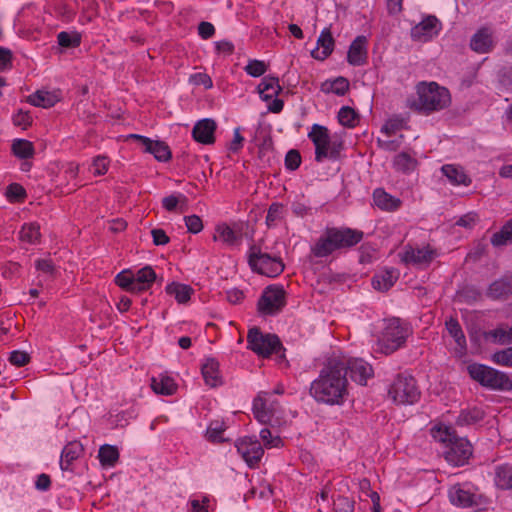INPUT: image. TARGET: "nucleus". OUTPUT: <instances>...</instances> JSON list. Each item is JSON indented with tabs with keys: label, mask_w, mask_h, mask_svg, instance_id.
I'll return each instance as SVG.
<instances>
[{
	"label": "nucleus",
	"mask_w": 512,
	"mask_h": 512,
	"mask_svg": "<svg viewBox=\"0 0 512 512\" xmlns=\"http://www.w3.org/2000/svg\"><path fill=\"white\" fill-rule=\"evenodd\" d=\"M310 393L318 402L330 405L343 403L348 394L343 361L337 357L329 359L319 377L311 383Z\"/></svg>",
	"instance_id": "f257e3e1"
},
{
	"label": "nucleus",
	"mask_w": 512,
	"mask_h": 512,
	"mask_svg": "<svg viewBox=\"0 0 512 512\" xmlns=\"http://www.w3.org/2000/svg\"><path fill=\"white\" fill-rule=\"evenodd\" d=\"M417 98L409 100V106L424 113L445 109L451 102L449 91L436 82H421L416 87Z\"/></svg>",
	"instance_id": "f03ea898"
},
{
	"label": "nucleus",
	"mask_w": 512,
	"mask_h": 512,
	"mask_svg": "<svg viewBox=\"0 0 512 512\" xmlns=\"http://www.w3.org/2000/svg\"><path fill=\"white\" fill-rule=\"evenodd\" d=\"M433 437L441 442H448V449L444 452V457L450 464L461 466L466 463L472 455V446L465 438H458L455 432L448 427H439L433 431Z\"/></svg>",
	"instance_id": "7ed1b4c3"
},
{
	"label": "nucleus",
	"mask_w": 512,
	"mask_h": 512,
	"mask_svg": "<svg viewBox=\"0 0 512 512\" xmlns=\"http://www.w3.org/2000/svg\"><path fill=\"white\" fill-rule=\"evenodd\" d=\"M467 371L473 380L484 387L494 390L512 389V378L504 372L478 363L468 365Z\"/></svg>",
	"instance_id": "20e7f679"
},
{
	"label": "nucleus",
	"mask_w": 512,
	"mask_h": 512,
	"mask_svg": "<svg viewBox=\"0 0 512 512\" xmlns=\"http://www.w3.org/2000/svg\"><path fill=\"white\" fill-rule=\"evenodd\" d=\"M409 329L398 318L387 321L386 326L378 339V350L383 354H391L399 349L408 337Z\"/></svg>",
	"instance_id": "39448f33"
},
{
	"label": "nucleus",
	"mask_w": 512,
	"mask_h": 512,
	"mask_svg": "<svg viewBox=\"0 0 512 512\" xmlns=\"http://www.w3.org/2000/svg\"><path fill=\"white\" fill-rule=\"evenodd\" d=\"M389 397L397 404H413L418 401L420 392L412 376L398 375L391 384Z\"/></svg>",
	"instance_id": "423d86ee"
},
{
	"label": "nucleus",
	"mask_w": 512,
	"mask_h": 512,
	"mask_svg": "<svg viewBox=\"0 0 512 512\" xmlns=\"http://www.w3.org/2000/svg\"><path fill=\"white\" fill-rule=\"evenodd\" d=\"M247 341L249 348L263 357H268L272 353L278 354L283 349L278 336L274 334H263L257 327L249 330Z\"/></svg>",
	"instance_id": "0eeeda50"
},
{
	"label": "nucleus",
	"mask_w": 512,
	"mask_h": 512,
	"mask_svg": "<svg viewBox=\"0 0 512 512\" xmlns=\"http://www.w3.org/2000/svg\"><path fill=\"white\" fill-rule=\"evenodd\" d=\"M249 265L254 271L268 277H275L284 269V264L279 258L271 257L267 253H262L257 246L250 248Z\"/></svg>",
	"instance_id": "6e6552de"
},
{
	"label": "nucleus",
	"mask_w": 512,
	"mask_h": 512,
	"mask_svg": "<svg viewBox=\"0 0 512 512\" xmlns=\"http://www.w3.org/2000/svg\"><path fill=\"white\" fill-rule=\"evenodd\" d=\"M267 392H260L253 401V413L255 418L263 423L268 424L272 427L279 426L281 424L277 412V401L269 402L267 399Z\"/></svg>",
	"instance_id": "1a4fd4ad"
},
{
	"label": "nucleus",
	"mask_w": 512,
	"mask_h": 512,
	"mask_svg": "<svg viewBox=\"0 0 512 512\" xmlns=\"http://www.w3.org/2000/svg\"><path fill=\"white\" fill-rule=\"evenodd\" d=\"M285 291L282 287H267L258 301V310L262 314L273 315L285 305Z\"/></svg>",
	"instance_id": "9d476101"
},
{
	"label": "nucleus",
	"mask_w": 512,
	"mask_h": 512,
	"mask_svg": "<svg viewBox=\"0 0 512 512\" xmlns=\"http://www.w3.org/2000/svg\"><path fill=\"white\" fill-rule=\"evenodd\" d=\"M308 137L315 145V160L321 162L324 158H328L331 143L328 129L325 126L314 124Z\"/></svg>",
	"instance_id": "9b49d317"
},
{
	"label": "nucleus",
	"mask_w": 512,
	"mask_h": 512,
	"mask_svg": "<svg viewBox=\"0 0 512 512\" xmlns=\"http://www.w3.org/2000/svg\"><path fill=\"white\" fill-rule=\"evenodd\" d=\"M238 453L250 466H255L262 458L264 450L258 440L243 438L235 443Z\"/></svg>",
	"instance_id": "f8f14e48"
},
{
	"label": "nucleus",
	"mask_w": 512,
	"mask_h": 512,
	"mask_svg": "<svg viewBox=\"0 0 512 512\" xmlns=\"http://www.w3.org/2000/svg\"><path fill=\"white\" fill-rule=\"evenodd\" d=\"M339 359L344 363L345 376L349 371L351 379L360 385H366L367 379L373 375L372 366L362 359Z\"/></svg>",
	"instance_id": "ddd939ff"
},
{
	"label": "nucleus",
	"mask_w": 512,
	"mask_h": 512,
	"mask_svg": "<svg viewBox=\"0 0 512 512\" xmlns=\"http://www.w3.org/2000/svg\"><path fill=\"white\" fill-rule=\"evenodd\" d=\"M440 30V21L435 16L429 15L411 29V36L414 40L426 42L438 35Z\"/></svg>",
	"instance_id": "4468645a"
},
{
	"label": "nucleus",
	"mask_w": 512,
	"mask_h": 512,
	"mask_svg": "<svg viewBox=\"0 0 512 512\" xmlns=\"http://www.w3.org/2000/svg\"><path fill=\"white\" fill-rule=\"evenodd\" d=\"M448 495L450 502L461 508L479 507L484 503L481 495H476L470 491L464 490L459 485L451 487Z\"/></svg>",
	"instance_id": "2eb2a0df"
},
{
	"label": "nucleus",
	"mask_w": 512,
	"mask_h": 512,
	"mask_svg": "<svg viewBox=\"0 0 512 512\" xmlns=\"http://www.w3.org/2000/svg\"><path fill=\"white\" fill-rule=\"evenodd\" d=\"M128 138L139 141L145 147V152L153 154L158 161L166 162L171 158V151L168 145L162 141H153L148 137L138 134H130Z\"/></svg>",
	"instance_id": "dca6fc26"
},
{
	"label": "nucleus",
	"mask_w": 512,
	"mask_h": 512,
	"mask_svg": "<svg viewBox=\"0 0 512 512\" xmlns=\"http://www.w3.org/2000/svg\"><path fill=\"white\" fill-rule=\"evenodd\" d=\"M217 123L211 118H204L194 124V141L204 145H211L215 142V131Z\"/></svg>",
	"instance_id": "f3484780"
},
{
	"label": "nucleus",
	"mask_w": 512,
	"mask_h": 512,
	"mask_svg": "<svg viewBox=\"0 0 512 512\" xmlns=\"http://www.w3.org/2000/svg\"><path fill=\"white\" fill-rule=\"evenodd\" d=\"M337 249L348 248L359 243L363 238V232L350 228H329Z\"/></svg>",
	"instance_id": "a211bd4d"
},
{
	"label": "nucleus",
	"mask_w": 512,
	"mask_h": 512,
	"mask_svg": "<svg viewBox=\"0 0 512 512\" xmlns=\"http://www.w3.org/2000/svg\"><path fill=\"white\" fill-rule=\"evenodd\" d=\"M435 251L429 246L423 248L409 247L405 250L402 260L408 264L423 266L429 264L435 257Z\"/></svg>",
	"instance_id": "6ab92c4d"
},
{
	"label": "nucleus",
	"mask_w": 512,
	"mask_h": 512,
	"mask_svg": "<svg viewBox=\"0 0 512 512\" xmlns=\"http://www.w3.org/2000/svg\"><path fill=\"white\" fill-rule=\"evenodd\" d=\"M201 374L205 384L211 388H216L223 383L219 362L214 358L205 359L201 364Z\"/></svg>",
	"instance_id": "aec40b11"
},
{
	"label": "nucleus",
	"mask_w": 512,
	"mask_h": 512,
	"mask_svg": "<svg viewBox=\"0 0 512 512\" xmlns=\"http://www.w3.org/2000/svg\"><path fill=\"white\" fill-rule=\"evenodd\" d=\"M334 43L330 29H323L317 40L318 47L311 51V56L317 60H325L333 52Z\"/></svg>",
	"instance_id": "412c9836"
},
{
	"label": "nucleus",
	"mask_w": 512,
	"mask_h": 512,
	"mask_svg": "<svg viewBox=\"0 0 512 512\" xmlns=\"http://www.w3.org/2000/svg\"><path fill=\"white\" fill-rule=\"evenodd\" d=\"M367 39L365 36H358L350 45L347 60L351 65L360 66L366 62L367 59V49H366Z\"/></svg>",
	"instance_id": "4be33fe9"
},
{
	"label": "nucleus",
	"mask_w": 512,
	"mask_h": 512,
	"mask_svg": "<svg viewBox=\"0 0 512 512\" xmlns=\"http://www.w3.org/2000/svg\"><path fill=\"white\" fill-rule=\"evenodd\" d=\"M512 295V276H504L492 282L487 290L491 299H507Z\"/></svg>",
	"instance_id": "5701e85b"
},
{
	"label": "nucleus",
	"mask_w": 512,
	"mask_h": 512,
	"mask_svg": "<svg viewBox=\"0 0 512 512\" xmlns=\"http://www.w3.org/2000/svg\"><path fill=\"white\" fill-rule=\"evenodd\" d=\"M493 46L492 31L483 27L471 38L470 47L477 53H487Z\"/></svg>",
	"instance_id": "b1692460"
},
{
	"label": "nucleus",
	"mask_w": 512,
	"mask_h": 512,
	"mask_svg": "<svg viewBox=\"0 0 512 512\" xmlns=\"http://www.w3.org/2000/svg\"><path fill=\"white\" fill-rule=\"evenodd\" d=\"M151 389L158 395L170 396L176 392L177 385L173 378L166 374H159L157 377H152Z\"/></svg>",
	"instance_id": "393cba45"
},
{
	"label": "nucleus",
	"mask_w": 512,
	"mask_h": 512,
	"mask_svg": "<svg viewBox=\"0 0 512 512\" xmlns=\"http://www.w3.org/2000/svg\"><path fill=\"white\" fill-rule=\"evenodd\" d=\"M83 446L79 441L69 442L62 450L60 467L62 470H69L74 460L83 453Z\"/></svg>",
	"instance_id": "a878e982"
},
{
	"label": "nucleus",
	"mask_w": 512,
	"mask_h": 512,
	"mask_svg": "<svg viewBox=\"0 0 512 512\" xmlns=\"http://www.w3.org/2000/svg\"><path fill=\"white\" fill-rule=\"evenodd\" d=\"M373 200L375 205L381 210L394 211L400 207L401 201L388 194L385 190L378 188L373 193Z\"/></svg>",
	"instance_id": "bb28decb"
},
{
	"label": "nucleus",
	"mask_w": 512,
	"mask_h": 512,
	"mask_svg": "<svg viewBox=\"0 0 512 512\" xmlns=\"http://www.w3.org/2000/svg\"><path fill=\"white\" fill-rule=\"evenodd\" d=\"M337 250L334 238L329 230L326 229L323 236H321L312 248V252L316 257H326L333 251Z\"/></svg>",
	"instance_id": "cd10ccee"
},
{
	"label": "nucleus",
	"mask_w": 512,
	"mask_h": 512,
	"mask_svg": "<svg viewBox=\"0 0 512 512\" xmlns=\"http://www.w3.org/2000/svg\"><path fill=\"white\" fill-rule=\"evenodd\" d=\"M337 250L334 238L329 230L326 229L323 236H321L312 248V252L316 257H326L333 251Z\"/></svg>",
	"instance_id": "c85d7f7f"
},
{
	"label": "nucleus",
	"mask_w": 512,
	"mask_h": 512,
	"mask_svg": "<svg viewBox=\"0 0 512 512\" xmlns=\"http://www.w3.org/2000/svg\"><path fill=\"white\" fill-rule=\"evenodd\" d=\"M398 277L399 272L396 269H386L381 274L374 276L372 285L377 290L387 291L393 286Z\"/></svg>",
	"instance_id": "c756f323"
},
{
	"label": "nucleus",
	"mask_w": 512,
	"mask_h": 512,
	"mask_svg": "<svg viewBox=\"0 0 512 512\" xmlns=\"http://www.w3.org/2000/svg\"><path fill=\"white\" fill-rule=\"evenodd\" d=\"M282 91L277 77H264L258 85V92L265 101L272 99Z\"/></svg>",
	"instance_id": "7c9ffc66"
},
{
	"label": "nucleus",
	"mask_w": 512,
	"mask_h": 512,
	"mask_svg": "<svg viewBox=\"0 0 512 512\" xmlns=\"http://www.w3.org/2000/svg\"><path fill=\"white\" fill-rule=\"evenodd\" d=\"M27 101L37 107L50 108L59 101V98L53 92L38 90L30 95Z\"/></svg>",
	"instance_id": "2f4dec72"
},
{
	"label": "nucleus",
	"mask_w": 512,
	"mask_h": 512,
	"mask_svg": "<svg viewBox=\"0 0 512 512\" xmlns=\"http://www.w3.org/2000/svg\"><path fill=\"white\" fill-rule=\"evenodd\" d=\"M441 171L454 185H468L470 183L469 177L459 166L446 164L442 166Z\"/></svg>",
	"instance_id": "473e14b6"
},
{
	"label": "nucleus",
	"mask_w": 512,
	"mask_h": 512,
	"mask_svg": "<svg viewBox=\"0 0 512 512\" xmlns=\"http://www.w3.org/2000/svg\"><path fill=\"white\" fill-rule=\"evenodd\" d=\"M98 457L102 466L112 467L119 459V452L116 447L105 444L100 447Z\"/></svg>",
	"instance_id": "72a5a7b5"
},
{
	"label": "nucleus",
	"mask_w": 512,
	"mask_h": 512,
	"mask_svg": "<svg viewBox=\"0 0 512 512\" xmlns=\"http://www.w3.org/2000/svg\"><path fill=\"white\" fill-rule=\"evenodd\" d=\"M166 292L170 295H174L178 303H187L191 298V289L189 286L172 282L166 287Z\"/></svg>",
	"instance_id": "f704fd0d"
},
{
	"label": "nucleus",
	"mask_w": 512,
	"mask_h": 512,
	"mask_svg": "<svg viewBox=\"0 0 512 512\" xmlns=\"http://www.w3.org/2000/svg\"><path fill=\"white\" fill-rule=\"evenodd\" d=\"M491 243L495 247L512 243V220L507 221L500 231L492 235Z\"/></svg>",
	"instance_id": "c9c22d12"
},
{
	"label": "nucleus",
	"mask_w": 512,
	"mask_h": 512,
	"mask_svg": "<svg viewBox=\"0 0 512 512\" xmlns=\"http://www.w3.org/2000/svg\"><path fill=\"white\" fill-rule=\"evenodd\" d=\"M446 329L449 335L455 340L457 346L461 350H464L466 348V338L459 322L454 318H450L446 321Z\"/></svg>",
	"instance_id": "e433bc0d"
},
{
	"label": "nucleus",
	"mask_w": 512,
	"mask_h": 512,
	"mask_svg": "<svg viewBox=\"0 0 512 512\" xmlns=\"http://www.w3.org/2000/svg\"><path fill=\"white\" fill-rule=\"evenodd\" d=\"M12 151L15 156L21 159H28L34 155L32 142L25 139H16L12 143Z\"/></svg>",
	"instance_id": "4c0bfd02"
},
{
	"label": "nucleus",
	"mask_w": 512,
	"mask_h": 512,
	"mask_svg": "<svg viewBox=\"0 0 512 512\" xmlns=\"http://www.w3.org/2000/svg\"><path fill=\"white\" fill-rule=\"evenodd\" d=\"M216 232L217 234L214 235V240H220L228 245H234L240 239V235L226 224L219 225Z\"/></svg>",
	"instance_id": "58836bf2"
},
{
	"label": "nucleus",
	"mask_w": 512,
	"mask_h": 512,
	"mask_svg": "<svg viewBox=\"0 0 512 512\" xmlns=\"http://www.w3.org/2000/svg\"><path fill=\"white\" fill-rule=\"evenodd\" d=\"M163 207L168 211H173L177 207H179V210L181 212H184L188 209V199L187 197L183 195L174 196L170 195L168 197H165L162 200Z\"/></svg>",
	"instance_id": "ea45409f"
},
{
	"label": "nucleus",
	"mask_w": 512,
	"mask_h": 512,
	"mask_svg": "<svg viewBox=\"0 0 512 512\" xmlns=\"http://www.w3.org/2000/svg\"><path fill=\"white\" fill-rule=\"evenodd\" d=\"M496 485L501 489L512 488V467L501 466L496 471Z\"/></svg>",
	"instance_id": "a19ab883"
},
{
	"label": "nucleus",
	"mask_w": 512,
	"mask_h": 512,
	"mask_svg": "<svg viewBox=\"0 0 512 512\" xmlns=\"http://www.w3.org/2000/svg\"><path fill=\"white\" fill-rule=\"evenodd\" d=\"M39 229L36 223L25 224L20 231V239L30 244L36 243L40 238Z\"/></svg>",
	"instance_id": "79ce46f5"
},
{
	"label": "nucleus",
	"mask_w": 512,
	"mask_h": 512,
	"mask_svg": "<svg viewBox=\"0 0 512 512\" xmlns=\"http://www.w3.org/2000/svg\"><path fill=\"white\" fill-rule=\"evenodd\" d=\"M416 164L417 161L405 152L398 154L394 159L395 168L402 172L412 171Z\"/></svg>",
	"instance_id": "37998d69"
},
{
	"label": "nucleus",
	"mask_w": 512,
	"mask_h": 512,
	"mask_svg": "<svg viewBox=\"0 0 512 512\" xmlns=\"http://www.w3.org/2000/svg\"><path fill=\"white\" fill-rule=\"evenodd\" d=\"M349 88V82L343 77H339L332 82H326L322 86V90L333 92L337 95H344Z\"/></svg>",
	"instance_id": "c03bdc74"
},
{
	"label": "nucleus",
	"mask_w": 512,
	"mask_h": 512,
	"mask_svg": "<svg viewBox=\"0 0 512 512\" xmlns=\"http://www.w3.org/2000/svg\"><path fill=\"white\" fill-rule=\"evenodd\" d=\"M58 44L64 48L78 47L81 42V35L77 32H60L57 36Z\"/></svg>",
	"instance_id": "a18cd8bd"
},
{
	"label": "nucleus",
	"mask_w": 512,
	"mask_h": 512,
	"mask_svg": "<svg viewBox=\"0 0 512 512\" xmlns=\"http://www.w3.org/2000/svg\"><path fill=\"white\" fill-rule=\"evenodd\" d=\"M225 424L221 421H213L208 426L205 437L210 442H223L225 439L221 437L222 432L225 430Z\"/></svg>",
	"instance_id": "49530a36"
},
{
	"label": "nucleus",
	"mask_w": 512,
	"mask_h": 512,
	"mask_svg": "<svg viewBox=\"0 0 512 512\" xmlns=\"http://www.w3.org/2000/svg\"><path fill=\"white\" fill-rule=\"evenodd\" d=\"M483 412L479 409L462 411L458 416L457 423L459 425H469L480 421L483 418Z\"/></svg>",
	"instance_id": "de8ad7c7"
},
{
	"label": "nucleus",
	"mask_w": 512,
	"mask_h": 512,
	"mask_svg": "<svg viewBox=\"0 0 512 512\" xmlns=\"http://www.w3.org/2000/svg\"><path fill=\"white\" fill-rule=\"evenodd\" d=\"M338 119L343 126L354 127L357 123V114L351 107L344 106L338 113Z\"/></svg>",
	"instance_id": "09e8293b"
},
{
	"label": "nucleus",
	"mask_w": 512,
	"mask_h": 512,
	"mask_svg": "<svg viewBox=\"0 0 512 512\" xmlns=\"http://www.w3.org/2000/svg\"><path fill=\"white\" fill-rule=\"evenodd\" d=\"M134 279L141 284L146 285L147 288L155 281L156 274L154 270L150 266H145L144 268L137 271L136 275H134Z\"/></svg>",
	"instance_id": "8fccbe9b"
},
{
	"label": "nucleus",
	"mask_w": 512,
	"mask_h": 512,
	"mask_svg": "<svg viewBox=\"0 0 512 512\" xmlns=\"http://www.w3.org/2000/svg\"><path fill=\"white\" fill-rule=\"evenodd\" d=\"M492 360L498 365L512 367V346L495 352Z\"/></svg>",
	"instance_id": "3c124183"
},
{
	"label": "nucleus",
	"mask_w": 512,
	"mask_h": 512,
	"mask_svg": "<svg viewBox=\"0 0 512 512\" xmlns=\"http://www.w3.org/2000/svg\"><path fill=\"white\" fill-rule=\"evenodd\" d=\"M491 336L498 341L499 344H511L512 343V326L508 329L499 327L491 331Z\"/></svg>",
	"instance_id": "603ef678"
},
{
	"label": "nucleus",
	"mask_w": 512,
	"mask_h": 512,
	"mask_svg": "<svg viewBox=\"0 0 512 512\" xmlns=\"http://www.w3.org/2000/svg\"><path fill=\"white\" fill-rule=\"evenodd\" d=\"M134 274L130 270H123L115 277V283L122 289L128 291L133 284Z\"/></svg>",
	"instance_id": "864d4df0"
},
{
	"label": "nucleus",
	"mask_w": 512,
	"mask_h": 512,
	"mask_svg": "<svg viewBox=\"0 0 512 512\" xmlns=\"http://www.w3.org/2000/svg\"><path fill=\"white\" fill-rule=\"evenodd\" d=\"M266 70V64L260 60H251L245 67V71L253 77H259L263 75L266 72Z\"/></svg>",
	"instance_id": "5fc2aeb1"
},
{
	"label": "nucleus",
	"mask_w": 512,
	"mask_h": 512,
	"mask_svg": "<svg viewBox=\"0 0 512 512\" xmlns=\"http://www.w3.org/2000/svg\"><path fill=\"white\" fill-rule=\"evenodd\" d=\"M260 438L267 448L279 447L282 443L281 438L279 436H272L268 428H264L260 431Z\"/></svg>",
	"instance_id": "6e6d98bb"
},
{
	"label": "nucleus",
	"mask_w": 512,
	"mask_h": 512,
	"mask_svg": "<svg viewBox=\"0 0 512 512\" xmlns=\"http://www.w3.org/2000/svg\"><path fill=\"white\" fill-rule=\"evenodd\" d=\"M194 85H202L205 89H210L213 82L208 74L201 71V68L194 67Z\"/></svg>",
	"instance_id": "4d7b16f0"
},
{
	"label": "nucleus",
	"mask_w": 512,
	"mask_h": 512,
	"mask_svg": "<svg viewBox=\"0 0 512 512\" xmlns=\"http://www.w3.org/2000/svg\"><path fill=\"white\" fill-rule=\"evenodd\" d=\"M6 196L12 201H20L24 199L26 192L21 185L12 183L7 187Z\"/></svg>",
	"instance_id": "13d9d810"
},
{
	"label": "nucleus",
	"mask_w": 512,
	"mask_h": 512,
	"mask_svg": "<svg viewBox=\"0 0 512 512\" xmlns=\"http://www.w3.org/2000/svg\"><path fill=\"white\" fill-rule=\"evenodd\" d=\"M283 213V206L278 203H273L266 216V223L268 226L273 225L277 220L281 219Z\"/></svg>",
	"instance_id": "bf43d9fd"
},
{
	"label": "nucleus",
	"mask_w": 512,
	"mask_h": 512,
	"mask_svg": "<svg viewBox=\"0 0 512 512\" xmlns=\"http://www.w3.org/2000/svg\"><path fill=\"white\" fill-rule=\"evenodd\" d=\"M9 361L12 365L21 367L30 362V355L27 352L15 350L11 352Z\"/></svg>",
	"instance_id": "052dcab7"
},
{
	"label": "nucleus",
	"mask_w": 512,
	"mask_h": 512,
	"mask_svg": "<svg viewBox=\"0 0 512 512\" xmlns=\"http://www.w3.org/2000/svg\"><path fill=\"white\" fill-rule=\"evenodd\" d=\"M335 512H353L354 501L348 497L339 496L334 502Z\"/></svg>",
	"instance_id": "680f3d73"
},
{
	"label": "nucleus",
	"mask_w": 512,
	"mask_h": 512,
	"mask_svg": "<svg viewBox=\"0 0 512 512\" xmlns=\"http://www.w3.org/2000/svg\"><path fill=\"white\" fill-rule=\"evenodd\" d=\"M301 164V156L297 150H290L285 157V165L289 170L297 169Z\"/></svg>",
	"instance_id": "e2e57ef3"
},
{
	"label": "nucleus",
	"mask_w": 512,
	"mask_h": 512,
	"mask_svg": "<svg viewBox=\"0 0 512 512\" xmlns=\"http://www.w3.org/2000/svg\"><path fill=\"white\" fill-rule=\"evenodd\" d=\"M92 166L95 175H104L108 170L109 159L106 156H97L94 158Z\"/></svg>",
	"instance_id": "0e129e2a"
},
{
	"label": "nucleus",
	"mask_w": 512,
	"mask_h": 512,
	"mask_svg": "<svg viewBox=\"0 0 512 512\" xmlns=\"http://www.w3.org/2000/svg\"><path fill=\"white\" fill-rule=\"evenodd\" d=\"M198 35L204 39L207 40L211 38L215 34V27L212 23L202 21L199 23L197 27Z\"/></svg>",
	"instance_id": "69168bd1"
},
{
	"label": "nucleus",
	"mask_w": 512,
	"mask_h": 512,
	"mask_svg": "<svg viewBox=\"0 0 512 512\" xmlns=\"http://www.w3.org/2000/svg\"><path fill=\"white\" fill-rule=\"evenodd\" d=\"M478 222V215L474 212H469L463 216H461L457 222L456 225L464 227V228H472L474 225Z\"/></svg>",
	"instance_id": "338daca9"
},
{
	"label": "nucleus",
	"mask_w": 512,
	"mask_h": 512,
	"mask_svg": "<svg viewBox=\"0 0 512 512\" xmlns=\"http://www.w3.org/2000/svg\"><path fill=\"white\" fill-rule=\"evenodd\" d=\"M153 243L157 246L165 245L169 242V237L166 235L163 229L157 228L151 231Z\"/></svg>",
	"instance_id": "774afa93"
}]
</instances>
